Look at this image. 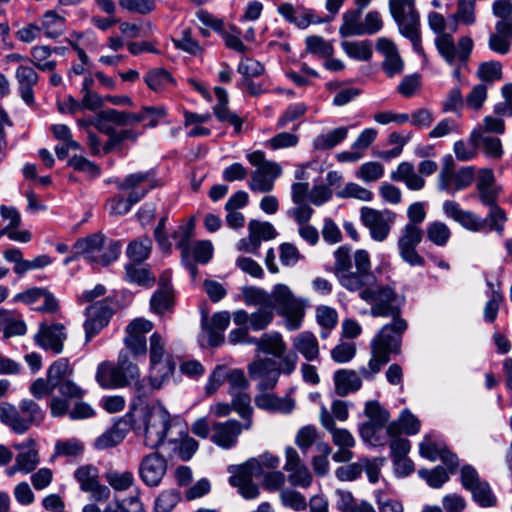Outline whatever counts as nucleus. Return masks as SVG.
I'll return each mask as SVG.
<instances>
[{"instance_id":"25","label":"nucleus","mask_w":512,"mask_h":512,"mask_svg":"<svg viewBox=\"0 0 512 512\" xmlns=\"http://www.w3.org/2000/svg\"><path fill=\"white\" fill-rule=\"evenodd\" d=\"M0 421L15 433L23 434L31 426V415L23 416L14 405L0 402Z\"/></svg>"},{"instance_id":"43","label":"nucleus","mask_w":512,"mask_h":512,"mask_svg":"<svg viewBox=\"0 0 512 512\" xmlns=\"http://www.w3.org/2000/svg\"><path fill=\"white\" fill-rule=\"evenodd\" d=\"M257 347L259 350L272 354L275 357H282L286 350V345L279 333L263 334L259 341H257Z\"/></svg>"},{"instance_id":"42","label":"nucleus","mask_w":512,"mask_h":512,"mask_svg":"<svg viewBox=\"0 0 512 512\" xmlns=\"http://www.w3.org/2000/svg\"><path fill=\"white\" fill-rule=\"evenodd\" d=\"M348 134L346 127H338L326 134L318 135L313 141L316 150H329L342 142Z\"/></svg>"},{"instance_id":"29","label":"nucleus","mask_w":512,"mask_h":512,"mask_svg":"<svg viewBox=\"0 0 512 512\" xmlns=\"http://www.w3.org/2000/svg\"><path fill=\"white\" fill-rule=\"evenodd\" d=\"M335 392L339 396H347L358 391L362 386V380L355 370L340 369L334 374Z\"/></svg>"},{"instance_id":"58","label":"nucleus","mask_w":512,"mask_h":512,"mask_svg":"<svg viewBox=\"0 0 512 512\" xmlns=\"http://www.w3.org/2000/svg\"><path fill=\"white\" fill-rule=\"evenodd\" d=\"M418 474L432 488H440L449 480V476L442 466H437L431 470L420 469Z\"/></svg>"},{"instance_id":"38","label":"nucleus","mask_w":512,"mask_h":512,"mask_svg":"<svg viewBox=\"0 0 512 512\" xmlns=\"http://www.w3.org/2000/svg\"><path fill=\"white\" fill-rule=\"evenodd\" d=\"M232 396L231 406L234 411H236L239 416L244 419V428L246 430L250 429L252 426V407H251V398L245 391H238L234 393H229Z\"/></svg>"},{"instance_id":"11","label":"nucleus","mask_w":512,"mask_h":512,"mask_svg":"<svg viewBox=\"0 0 512 512\" xmlns=\"http://www.w3.org/2000/svg\"><path fill=\"white\" fill-rule=\"evenodd\" d=\"M460 481L463 488L471 492L472 499L479 506L487 508L497 504V498L489 483L480 478L473 466L467 464L461 468Z\"/></svg>"},{"instance_id":"34","label":"nucleus","mask_w":512,"mask_h":512,"mask_svg":"<svg viewBox=\"0 0 512 512\" xmlns=\"http://www.w3.org/2000/svg\"><path fill=\"white\" fill-rule=\"evenodd\" d=\"M481 130H473L469 137V143L458 140L454 143L453 150L455 157L459 161H470L477 155V149L480 144Z\"/></svg>"},{"instance_id":"4","label":"nucleus","mask_w":512,"mask_h":512,"mask_svg":"<svg viewBox=\"0 0 512 512\" xmlns=\"http://www.w3.org/2000/svg\"><path fill=\"white\" fill-rule=\"evenodd\" d=\"M443 211L447 217L473 232L488 230L496 231L499 235H502L504 224L507 221L505 211L498 204L489 207L486 218H481L474 212L463 210L457 202L451 200L443 203Z\"/></svg>"},{"instance_id":"35","label":"nucleus","mask_w":512,"mask_h":512,"mask_svg":"<svg viewBox=\"0 0 512 512\" xmlns=\"http://www.w3.org/2000/svg\"><path fill=\"white\" fill-rule=\"evenodd\" d=\"M59 309V302L53 293L46 288L34 287V312L55 314Z\"/></svg>"},{"instance_id":"2","label":"nucleus","mask_w":512,"mask_h":512,"mask_svg":"<svg viewBox=\"0 0 512 512\" xmlns=\"http://www.w3.org/2000/svg\"><path fill=\"white\" fill-rule=\"evenodd\" d=\"M141 417L135 420L132 413L124 417L125 426H129L136 433H142L144 444L151 448H158L164 443L167 432L170 429V414L160 407L146 406L140 410Z\"/></svg>"},{"instance_id":"62","label":"nucleus","mask_w":512,"mask_h":512,"mask_svg":"<svg viewBox=\"0 0 512 512\" xmlns=\"http://www.w3.org/2000/svg\"><path fill=\"white\" fill-rule=\"evenodd\" d=\"M199 448L197 440L189 436L187 433L183 434L180 438L179 444L176 447V453L182 461H189Z\"/></svg>"},{"instance_id":"33","label":"nucleus","mask_w":512,"mask_h":512,"mask_svg":"<svg viewBox=\"0 0 512 512\" xmlns=\"http://www.w3.org/2000/svg\"><path fill=\"white\" fill-rule=\"evenodd\" d=\"M255 404L258 408L267 411H280L290 413L294 403L290 399L279 398L274 394L262 393L255 397Z\"/></svg>"},{"instance_id":"18","label":"nucleus","mask_w":512,"mask_h":512,"mask_svg":"<svg viewBox=\"0 0 512 512\" xmlns=\"http://www.w3.org/2000/svg\"><path fill=\"white\" fill-rule=\"evenodd\" d=\"M87 320L84 322L86 342L97 335L110 321L113 310L105 303L98 302L86 309Z\"/></svg>"},{"instance_id":"56","label":"nucleus","mask_w":512,"mask_h":512,"mask_svg":"<svg viewBox=\"0 0 512 512\" xmlns=\"http://www.w3.org/2000/svg\"><path fill=\"white\" fill-rule=\"evenodd\" d=\"M180 500V493L176 489L164 490L157 497L154 512H172Z\"/></svg>"},{"instance_id":"27","label":"nucleus","mask_w":512,"mask_h":512,"mask_svg":"<svg viewBox=\"0 0 512 512\" xmlns=\"http://www.w3.org/2000/svg\"><path fill=\"white\" fill-rule=\"evenodd\" d=\"M94 126L103 134H112L116 130L114 126H127L126 111L113 108L101 110L95 116Z\"/></svg>"},{"instance_id":"52","label":"nucleus","mask_w":512,"mask_h":512,"mask_svg":"<svg viewBox=\"0 0 512 512\" xmlns=\"http://www.w3.org/2000/svg\"><path fill=\"white\" fill-rule=\"evenodd\" d=\"M428 239L437 246H444L451 236L449 227L440 221L430 223L426 229Z\"/></svg>"},{"instance_id":"7","label":"nucleus","mask_w":512,"mask_h":512,"mask_svg":"<svg viewBox=\"0 0 512 512\" xmlns=\"http://www.w3.org/2000/svg\"><path fill=\"white\" fill-rule=\"evenodd\" d=\"M268 308L285 318L288 330L294 331L300 328L305 315L304 305L297 299L290 288L285 284H276L269 293Z\"/></svg>"},{"instance_id":"60","label":"nucleus","mask_w":512,"mask_h":512,"mask_svg":"<svg viewBox=\"0 0 512 512\" xmlns=\"http://www.w3.org/2000/svg\"><path fill=\"white\" fill-rule=\"evenodd\" d=\"M306 51L311 54H319L324 57L331 56L333 47L324 38L316 35L308 36L305 40Z\"/></svg>"},{"instance_id":"39","label":"nucleus","mask_w":512,"mask_h":512,"mask_svg":"<svg viewBox=\"0 0 512 512\" xmlns=\"http://www.w3.org/2000/svg\"><path fill=\"white\" fill-rule=\"evenodd\" d=\"M362 11L353 9L346 11L342 16V25L339 28L341 37L362 36V22H360Z\"/></svg>"},{"instance_id":"59","label":"nucleus","mask_w":512,"mask_h":512,"mask_svg":"<svg viewBox=\"0 0 512 512\" xmlns=\"http://www.w3.org/2000/svg\"><path fill=\"white\" fill-rule=\"evenodd\" d=\"M145 197V191L130 192L127 199L112 200L111 213L115 215L127 214L131 207Z\"/></svg>"},{"instance_id":"12","label":"nucleus","mask_w":512,"mask_h":512,"mask_svg":"<svg viewBox=\"0 0 512 512\" xmlns=\"http://www.w3.org/2000/svg\"><path fill=\"white\" fill-rule=\"evenodd\" d=\"M423 239V231L419 226L406 224L401 230L397 241V247L401 259L410 266H424V258L416 248Z\"/></svg>"},{"instance_id":"31","label":"nucleus","mask_w":512,"mask_h":512,"mask_svg":"<svg viewBox=\"0 0 512 512\" xmlns=\"http://www.w3.org/2000/svg\"><path fill=\"white\" fill-rule=\"evenodd\" d=\"M390 177L393 181L404 182L410 190H421L425 185L424 178L415 172L414 165L410 162L400 163Z\"/></svg>"},{"instance_id":"48","label":"nucleus","mask_w":512,"mask_h":512,"mask_svg":"<svg viewBox=\"0 0 512 512\" xmlns=\"http://www.w3.org/2000/svg\"><path fill=\"white\" fill-rule=\"evenodd\" d=\"M455 172V161L452 155L447 154L442 159L441 170L438 175V189L440 191L452 192V181Z\"/></svg>"},{"instance_id":"36","label":"nucleus","mask_w":512,"mask_h":512,"mask_svg":"<svg viewBox=\"0 0 512 512\" xmlns=\"http://www.w3.org/2000/svg\"><path fill=\"white\" fill-rule=\"evenodd\" d=\"M152 250V240L148 236H142L131 241L126 249V255L130 263L141 264L148 259Z\"/></svg>"},{"instance_id":"17","label":"nucleus","mask_w":512,"mask_h":512,"mask_svg":"<svg viewBox=\"0 0 512 512\" xmlns=\"http://www.w3.org/2000/svg\"><path fill=\"white\" fill-rule=\"evenodd\" d=\"M153 329L152 322L139 318L131 321L126 327L124 344L135 356L147 352L146 334Z\"/></svg>"},{"instance_id":"64","label":"nucleus","mask_w":512,"mask_h":512,"mask_svg":"<svg viewBox=\"0 0 512 512\" xmlns=\"http://www.w3.org/2000/svg\"><path fill=\"white\" fill-rule=\"evenodd\" d=\"M105 478L109 485L118 491H123L128 489L134 482L133 473L130 471H125L123 473L119 472H108L105 475Z\"/></svg>"},{"instance_id":"20","label":"nucleus","mask_w":512,"mask_h":512,"mask_svg":"<svg viewBox=\"0 0 512 512\" xmlns=\"http://www.w3.org/2000/svg\"><path fill=\"white\" fill-rule=\"evenodd\" d=\"M376 49L385 57L382 63V69L388 77H393L403 71L404 62L393 41L381 37L376 42Z\"/></svg>"},{"instance_id":"37","label":"nucleus","mask_w":512,"mask_h":512,"mask_svg":"<svg viewBox=\"0 0 512 512\" xmlns=\"http://www.w3.org/2000/svg\"><path fill=\"white\" fill-rule=\"evenodd\" d=\"M138 265L135 263L125 265V280L146 288L152 287L156 282L155 276L151 274L148 268Z\"/></svg>"},{"instance_id":"30","label":"nucleus","mask_w":512,"mask_h":512,"mask_svg":"<svg viewBox=\"0 0 512 512\" xmlns=\"http://www.w3.org/2000/svg\"><path fill=\"white\" fill-rule=\"evenodd\" d=\"M292 345L307 361H314L319 357L318 340L310 331L297 334L292 340Z\"/></svg>"},{"instance_id":"13","label":"nucleus","mask_w":512,"mask_h":512,"mask_svg":"<svg viewBox=\"0 0 512 512\" xmlns=\"http://www.w3.org/2000/svg\"><path fill=\"white\" fill-rule=\"evenodd\" d=\"M360 216L363 225L369 229L370 236L374 241L383 242L387 239L391 230V224L395 220L393 212L362 207Z\"/></svg>"},{"instance_id":"55","label":"nucleus","mask_w":512,"mask_h":512,"mask_svg":"<svg viewBox=\"0 0 512 512\" xmlns=\"http://www.w3.org/2000/svg\"><path fill=\"white\" fill-rule=\"evenodd\" d=\"M334 258V273L337 278L344 272H347L349 268H353L354 262H352L351 248L349 246H340L334 252Z\"/></svg>"},{"instance_id":"50","label":"nucleus","mask_w":512,"mask_h":512,"mask_svg":"<svg viewBox=\"0 0 512 512\" xmlns=\"http://www.w3.org/2000/svg\"><path fill=\"white\" fill-rule=\"evenodd\" d=\"M364 414L369 422H373L377 427L384 428L389 421L390 414L384 409L378 401L371 400L366 402Z\"/></svg>"},{"instance_id":"22","label":"nucleus","mask_w":512,"mask_h":512,"mask_svg":"<svg viewBox=\"0 0 512 512\" xmlns=\"http://www.w3.org/2000/svg\"><path fill=\"white\" fill-rule=\"evenodd\" d=\"M114 183L119 190H129L130 192L144 190L145 196L151 189L158 186L156 173L153 169L129 174L122 180L116 179Z\"/></svg>"},{"instance_id":"63","label":"nucleus","mask_w":512,"mask_h":512,"mask_svg":"<svg viewBox=\"0 0 512 512\" xmlns=\"http://www.w3.org/2000/svg\"><path fill=\"white\" fill-rule=\"evenodd\" d=\"M280 499L284 506L295 511H303L307 507L305 497L298 491L285 489L280 493Z\"/></svg>"},{"instance_id":"40","label":"nucleus","mask_w":512,"mask_h":512,"mask_svg":"<svg viewBox=\"0 0 512 512\" xmlns=\"http://www.w3.org/2000/svg\"><path fill=\"white\" fill-rule=\"evenodd\" d=\"M341 47L350 58L358 61H369L372 57V44L369 40L343 41Z\"/></svg>"},{"instance_id":"26","label":"nucleus","mask_w":512,"mask_h":512,"mask_svg":"<svg viewBox=\"0 0 512 512\" xmlns=\"http://www.w3.org/2000/svg\"><path fill=\"white\" fill-rule=\"evenodd\" d=\"M214 92L218 100L217 104L213 107L215 117L220 122H228L234 127L236 133H240L242 129V119L228 108V94L222 87H215Z\"/></svg>"},{"instance_id":"10","label":"nucleus","mask_w":512,"mask_h":512,"mask_svg":"<svg viewBox=\"0 0 512 512\" xmlns=\"http://www.w3.org/2000/svg\"><path fill=\"white\" fill-rule=\"evenodd\" d=\"M234 473L229 468V472L233 473L229 478V483L238 488L239 493L245 499H255L259 496V488L253 483L254 478H259L263 475L260 462L257 458H251L244 464L238 466Z\"/></svg>"},{"instance_id":"16","label":"nucleus","mask_w":512,"mask_h":512,"mask_svg":"<svg viewBox=\"0 0 512 512\" xmlns=\"http://www.w3.org/2000/svg\"><path fill=\"white\" fill-rule=\"evenodd\" d=\"M167 460L159 452H152L143 457L139 464V476L149 487L160 485L167 472Z\"/></svg>"},{"instance_id":"19","label":"nucleus","mask_w":512,"mask_h":512,"mask_svg":"<svg viewBox=\"0 0 512 512\" xmlns=\"http://www.w3.org/2000/svg\"><path fill=\"white\" fill-rule=\"evenodd\" d=\"M212 428L214 433L211 436V441L224 449L234 447L242 430L245 429L244 424L242 425L234 419L215 422Z\"/></svg>"},{"instance_id":"6","label":"nucleus","mask_w":512,"mask_h":512,"mask_svg":"<svg viewBox=\"0 0 512 512\" xmlns=\"http://www.w3.org/2000/svg\"><path fill=\"white\" fill-rule=\"evenodd\" d=\"M139 377V369L129 359L127 350H121L118 356L117 365L109 362H102L96 371V381L106 389L120 388L127 386L131 381Z\"/></svg>"},{"instance_id":"1","label":"nucleus","mask_w":512,"mask_h":512,"mask_svg":"<svg viewBox=\"0 0 512 512\" xmlns=\"http://www.w3.org/2000/svg\"><path fill=\"white\" fill-rule=\"evenodd\" d=\"M407 322L401 317L392 318V322L386 324L372 341V358L368 367H361L359 372L366 380H373L381 367L390 360V354H398L401 347L402 334L407 329Z\"/></svg>"},{"instance_id":"44","label":"nucleus","mask_w":512,"mask_h":512,"mask_svg":"<svg viewBox=\"0 0 512 512\" xmlns=\"http://www.w3.org/2000/svg\"><path fill=\"white\" fill-rule=\"evenodd\" d=\"M127 427L125 426L124 419L119 421L114 429L106 431L95 440V447L97 449H107L120 444L125 437L123 431Z\"/></svg>"},{"instance_id":"46","label":"nucleus","mask_w":512,"mask_h":512,"mask_svg":"<svg viewBox=\"0 0 512 512\" xmlns=\"http://www.w3.org/2000/svg\"><path fill=\"white\" fill-rule=\"evenodd\" d=\"M195 230V222L190 219L186 224L178 227L172 234V237L176 240V247L181 250V256L186 257V254H190V240L193 237Z\"/></svg>"},{"instance_id":"49","label":"nucleus","mask_w":512,"mask_h":512,"mask_svg":"<svg viewBox=\"0 0 512 512\" xmlns=\"http://www.w3.org/2000/svg\"><path fill=\"white\" fill-rule=\"evenodd\" d=\"M64 29V18L59 16L55 11L49 10L43 16L42 27L38 30H43L45 35L51 38H56L62 34Z\"/></svg>"},{"instance_id":"21","label":"nucleus","mask_w":512,"mask_h":512,"mask_svg":"<svg viewBox=\"0 0 512 512\" xmlns=\"http://www.w3.org/2000/svg\"><path fill=\"white\" fill-rule=\"evenodd\" d=\"M282 169L277 163H266L251 173L249 188L254 192H270L274 181L281 175Z\"/></svg>"},{"instance_id":"54","label":"nucleus","mask_w":512,"mask_h":512,"mask_svg":"<svg viewBox=\"0 0 512 512\" xmlns=\"http://www.w3.org/2000/svg\"><path fill=\"white\" fill-rule=\"evenodd\" d=\"M478 78L487 83H493L502 78V65L499 61L483 62L477 70Z\"/></svg>"},{"instance_id":"53","label":"nucleus","mask_w":512,"mask_h":512,"mask_svg":"<svg viewBox=\"0 0 512 512\" xmlns=\"http://www.w3.org/2000/svg\"><path fill=\"white\" fill-rule=\"evenodd\" d=\"M106 135L109 137V139L102 147V152L105 155L112 152L116 145L122 143L125 140H131L135 142L138 139L140 133L131 129H123L121 131L114 130V133Z\"/></svg>"},{"instance_id":"41","label":"nucleus","mask_w":512,"mask_h":512,"mask_svg":"<svg viewBox=\"0 0 512 512\" xmlns=\"http://www.w3.org/2000/svg\"><path fill=\"white\" fill-rule=\"evenodd\" d=\"M22 99L27 105H32V66L20 64L15 73Z\"/></svg>"},{"instance_id":"8","label":"nucleus","mask_w":512,"mask_h":512,"mask_svg":"<svg viewBox=\"0 0 512 512\" xmlns=\"http://www.w3.org/2000/svg\"><path fill=\"white\" fill-rule=\"evenodd\" d=\"M360 298L371 304V315L374 317H400L401 302L395 290L386 286H374L360 291Z\"/></svg>"},{"instance_id":"9","label":"nucleus","mask_w":512,"mask_h":512,"mask_svg":"<svg viewBox=\"0 0 512 512\" xmlns=\"http://www.w3.org/2000/svg\"><path fill=\"white\" fill-rule=\"evenodd\" d=\"M340 285L351 291H361L374 286L377 278L371 269L369 254L366 250L360 249L354 253L353 268H349L338 278Z\"/></svg>"},{"instance_id":"15","label":"nucleus","mask_w":512,"mask_h":512,"mask_svg":"<svg viewBox=\"0 0 512 512\" xmlns=\"http://www.w3.org/2000/svg\"><path fill=\"white\" fill-rule=\"evenodd\" d=\"M67 335L65 326L61 323H48L46 321L39 324V329L34 340L46 351L54 354H60L63 351L64 341Z\"/></svg>"},{"instance_id":"32","label":"nucleus","mask_w":512,"mask_h":512,"mask_svg":"<svg viewBox=\"0 0 512 512\" xmlns=\"http://www.w3.org/2000/svg\"><path fill=\"white\" fill-rule=\"evenodd\" d=\"M174 306L173 290L169 283H159V288L153 293L150 300L151 310L159 315L171 311Z\"/></svg>"},{"instance_id":"3","label":"nucleus","mask_w":512,"mask_h":512,"mask_svg":"<svg viewBox=\"0 0 512 512\" xmlns=\"http://www.w3.org/2000/svg\"><path fill=\"white\" fill-rule=\"evenodd\" d=\"M428 23L431 30L438 36L435 38V46L438 53L445 62L453 66L457 62L459 66H465L470 58L473 49V40L469 36H463L455 45L454 38L451 34L445 33V19L438 12H430L428 15Z\"/></svg>"},{"instance_id":"24","label":"nucleus","mask_w":512,"mask_h":512,"mask_svg":"<svg viewBox=\"0 0 512 512\" xmlns=\"http://www.w3.org/2000/svg\"><path fill=\"white\" fill-rule=\"evenodd\" d=\"M176 369V362L172 355H166L164 360L150 361V374L148 381L152 387L160 389L172 378Z\"/></svg>"},{"instance_id":"47","label":"nucleus","mask_w":512,"mask_h":512,"mask_svg":"<svg viewBox=\"0 0 512 512\" xmlns=\"http://www.w3.org/2000/svg\"><path fill=\"white\" fill-rule=\"evenodd\" d=\"M98 469L92 464L80 466L74 472V477L80 485V489L84 492L92 490L93 486L98 482Z\"/></svg>"},{"instance_id":"51","label":"nucleus","mask_w":512,"mask_h":512,"mask_svg":"<svg viewBox=\"0 0 512 512\" xmlns=\"http://www.w3.org/2000/svg\"><path fill=\"white\" fill-rule=\"evenodd\" d=\"M242 296L246 305L261 306L268 308L269 293L262 288L255 286H244L242 288Z\"/></svg>"},{"instance_id":"57","label":"nucleus","mask_w":512,"mask_h":512,"mask_svg":"<svg viewBox=\"0 0 512 512\" xmlns=\"http://www.w3.org/2000/svg\"><path fill=\"white\" fill-rule=\"evenodd\" d=\"M475 0H458L457 11L453 18L462 24L472 25L476 21Z\"/></svg>"},{"instance_id":"14","label":"nucleus","mask_w":512,"mask_h":512,"mask_svg":"<svg viewBox=\"0 0 512 512\" xmlns=\"http://www.w3.org/2000/svg\"><path fill=\"white\" fill-rule=\"evenodd\" d=\"M248 373L251 379L259 380L258 390L266 392L276 386L280 376V368L275 360L264 358L249 364Z\"/></svg>"},{"instance_id":"5","label":"nucleus","mask_w":512,"mask_h":512,"mask_svg":"<svg viewBox=\"0 0 512 512\" xmlns=\"http://www.w3.org/2000/svg\"><path fill=\"white\" fill-rule=\"evenodd\" d=\"M389 10L398 25L399 33L410 40L414 51L426 58L422 47L420 15L415 0H389Z\"/></svg>"},{"instance_id":"28","label":"nucleus","mask_w":512,"mask_h":512,"mask_svg":"<svg viewBox=\"0 0 512 512\" xmlns=\"http://www.w3.org/2000/svg\"><path fill=\"white\" fill-rule=\"evenodd\" d=\"M105 242L106 237L98 232L78 239L73 248L76 254H83L90 262H96L98 261L97 253L102 251Z\"/></svg>"},{"instance_id":"23","label":"nucleus","mask_w":512,"mask_h":512,"mask_svg":"<svg viewBox=\"0 0 512 512\" xmlns=\"http://www.w3.org/2000/svg\"><path fill=\"white\" fill-rule=\"evenodd\" d=\"M231 316L227 311L216 312L211 321L203 320L202 327L207 332L208 343L211 347H218L224 342L223 332L230 324Z\"/></svg>"},{"instance_id":"45","label":"nucleus","mask_w":512,"mask_h":512,"mask_svg":"<svg viewBox=\"0 0 512 512\" xmlns=\"http://www.w3.org/2000/svg\"><path fill=\"white\" fill-rule=\"evenodd\" d=\"M144 81L151 90L156 92L161 91L169 84L174 83L173 77L164 68H154L149 70L144 77Z\"/></svg>"},{"instance_id":"61","label":"nucleus","mask_w":512,"mask_h":512,"mask_svg":"<svg viewBox=\"0 0 512 512\" xmlns=\"http://www.w3.org/2000/svg\"><path fill=\"white\" fill-rule=\"evenodd\" d=\"M173 43L176 48L192 55H197L202 51L198 41L192 38V33L189 28L183 29L181 32V37L178 39H173Z\"/></svg>"}]
</instances>
